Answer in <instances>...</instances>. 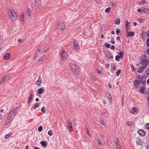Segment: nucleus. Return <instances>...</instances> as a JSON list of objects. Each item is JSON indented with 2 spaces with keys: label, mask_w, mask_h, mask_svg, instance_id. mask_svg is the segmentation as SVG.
Returning <instances> with one entry per match:
<instances>
[{
  "label": "nucleus",
  "mask_w": 149,
  "mask_h": 149,
  "mask_svg": "<svg viewBox=\"0 0 149 149\" xmlns=\"http://www.w3.org/2000/svg\"><path fill=\"white\" fill-rule=\"evenodd\" d=\"M145 127L146 129L149 130V123H147L145 125Z\"/></svg>",
  "instance_id": "8fccbe9b"
},
{
  "label": "nucleus",
  "mask_w": 149,
  "mask_h": 149,
  "mask_svg": "<svg viewBox=\"0 0 149 149\" xmlns=\"http://www.w3.org/2000/svg\"><path fill=\"white\" fill-rule=\"evenodd\" d=\"M67 126L69 131L70 132L72 131V122L70 120H68Z\"/></svg>",
  "instance_id": "9d476101"
},
{
  "label": "nucleus",
  "mask_w": 149,
  "mask_h": 149,
  "mask_svg": "<svg viewBox=\"0 0 149 149\" xmlns=\"http://www.w3.org/2000/svg\"><path fill=\"white\" fill-rule=\"evenodd\" d=\"M134 84L135 87L137 88L138 85L140 84V81H139L137 79H136L134 81Z\"/></svg>",
  "instance_id": "2eb2a0df"
},
{
  "label": "nucleus",
  "mask_w": 149,
  "mask_h": 149,
  "mask_svg": "<svg viewBox=\"0 0 149 149\" xmlns=\"http://www.w3.org/2000/svg\"><path fill=\"white\" fill-rule=\"evenodd\" d=\"M18 42H19L20 44H22L23 42V40L22 39H19L18 40Z\"/></svg>",
  "instance_id": "09e8293b"
},
{
  "label": "nucleus",
  "mask_w": 149,
  "mask_h": 149,
  "mask_svg": "<svg viewBox=\"0 0 149 149\" xmlns=\"http://www.w3.org/2000/svg\"><path fill=\"white\" fill-rule=\"evenodd\" d=\"M11 56L10 53H8L6 54L3 57V59L5 60H8Z\"/></svg>",
  "instance_id": "dca6fc26"
},
{
  "label": "nucleus",
  "mask_w": 149,
  "mask_h": 149,
  "mask_svg": "<svg viewBox=\"0 0 149 149\" xmlns=\"http://www.w3.org/2000/svg\"><path fill=\"white\" fill-rule=\"evenodd\" d=\"M123 54H124V52L123 51H122L118 53V54L120 55V56H119L121 58H122V57H123Z\"/></svg>",
  "instance_id": "2f4dec72"
},
{
  "label": "nucleus",
  "mask_w": 149,
  "mask_h": 149,
  "mask_svg": "<svg viewBox=\"0 0 149 149\" xmlns=\"http://www.w3.org/2000/svg\"><path fill=\"white\" fill-rule=\"evenodd\" d=\"M32 95L33 94L32 92H29V96L28 101V104H30L31 102V100L32 99Z\"/></svg>",
  "instance_id": "ddd939ff"
},
{
  "label": "nucleus",
  "mask_w": 149,
  "mask_h": 149,
  "mask_svg": "<svg viewBox=\"0 0 149 149\" xmlns=\"http://www.w3.org/2000/svg\"><path fill=\"white\" fill-rule=\"evenodd\" d=\"M38 54L39 53H38L37 52H36L33 59L34 60H35L36 59V58L38 56Z\"/></svg>",
  "instance_id": "72a5a7b5"
},
{
  "label": "nucleus",
  "mask_w": 149,
  "mask_h": 149,
  "mask_svg": "<svg viewBox=\"0 0 149 149\" xmlns=\"http://www.w3.org/2000/svg\"><path fill=\"white\" fill-rule=\"evenodd\" d=\"M127 126H130L132 125V124L131 122H130L127 123Z\"/></svg>",
  "instance_id": "bf43d9fd"
},
{
  "label": "nucleus",
  "mask_w": 149,
  "mask_h": 149,
  "mask_svg": "<svg viewBox=\"0 0 149 149\" xmlns=\"http://www.w3.org/2000/svg\"><path fill=\"white\" fill-rule=\"evenodd\" d=\"M41 111L43 113H45L46 111L45 107H42L41 109Z\"/></svg>",
  "instance_id": "4c0bfd02"
},
{
  "label": "nucleus",
  "mask_w": 149,
  "mask_h": 149,
  "mask_svg": "<svg viewBox=\"0 0 149 149\" xmlns=\"http://www.w3.org/2000/svg\"><path fill=\"white\" fill-rule=\"evenodd\" d=\"M61 55L62 60L63 61H65L68 57L67 54L65 51L63 50L61 52Z\"/></svg>",
  "instance_id": "39448f33"
},
{
  "label": "nucleus",
  "mask_w": 149,
  "mask_h": 149,
  "mask_svg": "<svg viewBox=\"0 0 149 149\" xmlns=\"http://www.w3.org/2000/svg\"><path fill=\"white\" fill-rule=\"evenodd\" d=\"M138 11L139 13H142V12H143V9H142V8L141 9L139 8L138 10Z\"/></svg>",
  "instance_id": "3c124183"
},
{
  "label": "nucleus",
  "mask_w": 149,
  "mask_h": 149,
  "mask_svg": "<svg viewBox=\"0 0 149 149\" xmlns=\"http://www.w3.org/2000/svg\"><path fill=\"white\" fill-rule=\"evenodd\" d=\"M53 132L51 130L49 131L48 132V134L49 136H52L53 135Z\"/></svg>",
  "instance_id": "37998d69"
},
{
  "label": "nucleus",
  "mask_w": 149,
  "mask_h": 149,
  "mask_svg": "<svg viewBox=\"0 0 149 149\" xmlns=\"http://www.w3.org/2000/svg\"><path fill=\"white\" fill-rule=\"evenodd\" d=\"M99 61L102 64H103L104 63V61H103V60H102V59L101 58H99Z\"/></svg>",
  "instance_id": "4d7b16f0"
},
{
  "label": "nucleus",
  "mask_w": 149,
  "mask_h": 149,
  "mask_svg": "<svg viewBox=\"0 0 149 149\" xmlns=\"http://www.w3.org/2000/svg\"><path fill=\"white\" fill-rule=\"evenodd\" d=\"M11 122L9 120H7L6 121V123H5V125H8Z\"/></svg>",
  "instance_id": "5fc2aeb1"
},
{
  "label": "nucleus",
  "mask_w": 149,
  "mask_h": 149,
  "mask_svg": "<svg viewBox=\"0 0 149 149\" xmlns=\"http://www.w3.org/2000/svg\"><path fill=\"white\" fill-rule=\"evenodd\" d=\"M146 55H143L141 58V60L140 62V63L142 64L143 63H148V59L146 60Z\"/></svg>",
  "instance_id": "0eeeda50"
},
{
  "label": "nucleus",
  "mask_w": 149,
  "mask_h": 149,
  "mask_svg": "<svg viewBox=\"0 0 149 149\" xmlns=\"http://www.w3.org/2000/svg\"><path fill=\"white\" fill-rule=\"evenodd\" d=\"M105 46L107 48H109L110 47V45L108 43H105L104 44Z\"/></svg>",
  "instance_id": "79ce46f5"
},
{
  "label": "nucleus",
  "mask_w": 149,
  "mask_h": 149,
  "mask_svg": "<svg viewBox=\"0 0 149 149\" xmlns=\"http://www.w3.org/2000/svg\"><path fill=\"white\" fill-rule=\"evenodd\" d=\"M120 58H121L119 56L116 55L115 57V60L116 61H119Z\"/></svg>",
  "instance_id": "e433bc0d"
},
{
  "label": "nucleus",
  "mask_w": 149,
  "mask_h": 149,
  "mask_svg": "<svg viewBox=\"0 0 149 149\" xmlns=\"http://www.w3.org/2000/svg\"><path fill=\"white\" fill-rule=\"evenodd\" d=\"M70 67L71 70L74 72L78 71L77 66L74 64L72 63L70 64Z\"/></svg>",
  "instance_id": "423d86ee"
},
{
  "label": "nucleus",
  "mask_w": 149,
  "mask_h": 149,
  "mask_svg": "<svg viewBox=\"0 0 149 149\" xmlns=\"http://www.w3.org/2000/svg\"><path fill=\"white\" fill-rule=\"evenodd\" d=\"M73 45L74 47V49L77 51L79 50V47L78 45H77V43L75 41H74L73 42Z\"/></svg>",
  "instance_id": "4468645a"
},
{
  "label": "nucleus",
  "mask_w": 149,
  "mask_h": 149,
  "mask_svg": "<svg viewBox=\"0 0 149 149\" xmlns=\"http://www.w3.org/2000/svg\"><path fill=\"white\" fill-rule=\"evenodd\" d=\"M110 4L112 5V8L116 6V4L113 2H111Z\"/></svg>",
  "instance_id": "13d9d810"
},
{
  "label": "nucleus",
  "mask_w": 149,
  "mask_h": 149,
  "mask_svg": "<svg viewBox=\"0 0 149 149\" xmlns=\"http://www.w3.org/2000/svg\"><path fill=\"white\" fill-rule=\"evenodd\" d=\"M120 144L116 145V148L117 149H120Z\"/></svg>",
  "instance_id": "774afa93"
},
{
  "label": "nucleus",
  "mask_w": 149,
  "mask_h": 149,
  "mask_svg": "<svg viewBox=\"0 0 149 149\" xmlns=\"http://www.w3.org/2000/svg\"><path fill=\"white\" fill-rule=\"evenodd\" d=\"M57 27L58 29L60 30H63L65 29V25L63 23L60 22L58 24Z\"/></svg>",
  "instance_id": "6e6552de"
},
{
  "label": "nucleus",
  "mask_w": 149,
  "mask_h": 149,
  "mask_svg": "<svg viewBox=\"0 0 149 149\" xmlns=\"http://www.w3.org/2000/svg\"><path fill=\"white\" fill-rule=\"evenodd\" d=\"M40 144L43 147H45L47 146V143L44 141H42L40 142Z\"/></svg>",
  "instance_id": "bb28decb"
},
{
  "label": "nucleus",
  "mask_w": 149,
  "mask_h": 149,
  "mask_svg": "<svg viewBox=\"0 0 149 149\" xmlns=\"http://www.w3.org/2000/svg\"><path fill=\"white\" fill-rule=\"evenodd\" d=\"M8 14L10 20L14 22L16 21L18 17V15L13 9L11 8L9 9L8 10Z\"/></svg>",
  "instance_id": "f257e3e1"
},
{
  "label": "nucleus",
  "mask_w": 149,
  "mask_h": 149,
  "mask_svg": "<svg viewBox=\"0 0 149 149\" xmlns=\"http://www.w3.org/2000/svg\"><path fill=\"white\" fill-rule=\"evenodd\" d=\"M40 104L39 103H38L35 104L33 105L32 106V108L33 109H36L39 106Z\"/></svg>",
  "instance_id": "393cba45"
},
{
  "label": "nucleus",
  "mask_w": 149,
  "mask_h": 149,
  "mask_svg": "<svg viewBox=\"0 0 149 149\" xmlns=\"http://www.w3.org/2000/svg\"><path fill=\"white\" fill-rule=\"evenodd\" d=\"M97 143L100 146H102V143L100 139H97L96 141Z\"/></svg>",
  "instance_id": "c9c22d12"
},
{
  "label": "nucleus",
  "mask_w": 149,
  "mask_h": 149,
  "mask_svg": "<svg viewBox=\"0 0 149 149\" xmlns=\"http://www.w3.org/2000/svg\"><path fill=\"white\" fill-rule=\"evenodd\" d=\"M111 49H112V50H113L115 49V46L113 45H112L111 47Z\"/></svg>",
  "instance_id": "e2e57ef3"
},
{
  "label": "nucleus",
  "mask_w": 149,
  "mask_h": 149,
  "mask_svg": "<svg viewBox=\"0 0 149 149\" xmlns=\"http://www.w3.org/2000/svg\"><path fill=\"white\" fill-rule=\"evenodd\" d=\"M146 88L144 86H142L140 89V92L143 94H144L145 93Z\"/></svg>",
  "instance_id": "6ab92c4d"
},
{
  "label": "nucleus",
  "mask_w": 149,
  "mask_h": 149,
  "mask_svg": "<svg viewBox=\"0 0 149 149\" xmlns=\"http://www.w3.org/2000/svg\"><path fill=\"white\" fill-rule=\"evenodd\" d=\"M142 9H143V12H144L145 13L149 14V9H148L147 8H142Z\"/></svg>",
  "instance_id": "4be33fe9"
},
{
  "label": "nucleus",
  "mask_w": 149,
  "mask_h": 149,
  "mask_svg": "<svg viewBox=\"0 0 149 149\" xmlns=\"http://www.w3.org/2000/svg\"><path fill=\"white\" fill-rule=\"evenodd\" d=\"M116 145L120 144L119 141V139L118 138H117L116 140Z\"/></svg>",
  "instance_id": "a18cd8bd"
},
{
  "label": "nucleus",
  "mask_w": 149,
  "mask_h": 149,
  "mask_svg": "<svg viewBox=\"0 0 149 149\" xmlns=\"http://www.w3.org/2000/svg\"><path fill=\"white\" fill-rule=\"evenodd\" d=\"M138 133L141 136H143L146 135V132L142 130H140L138 131Z\"/></svg>",
  "instance_id": "9b49d317"
},
{
  "label": "nucleus",
  "mask_w": 149,
  "mask_h": 149,
  "mask_svg": "<svg viewBox=\"0 0 149 149\" xmlns=\"http://www.w3.org/2000/svg\"><path fill=\"white\" fill-rule=\"evenodd\" d=\"M31 10L29 8H27V15L29 16H30V15L31 14Z\"/></svg>",
  "instance_id": "5701e85b"
},
{
  "label": "nucleus",
  "mask_w": 149,
  "mask_h": 149,
  "mask_svg": "<svg viewBox=\"0 0 149 149\" xmlns=\"http://www.w3.org/2000/svg\"><path fill=\"white\" fill-rule=\"evenodd\" d=\"M86 132L87 133V134L88 135H89L88 130V129L87 128V127H86Z\"/></svg>",
  "instance_id": "680f3d73"
},
{
  "label": "nucleus",
  "mask_w": 149,
  "mask_h": 149,
  "mask_svg": "<svg viewBox=\"0 0 149 149\" xmlns=\"http://www.w3.org/2000/svg\"><path fill=\"white\" fill-rule=\"evenodd\" d=\"M34 6L36 7H38L39 5V3L38 2L37 0H34Z\"/></svg>",
  "instance_id": "412c9836"
},
{
  "label": "nucleus",
  "mask_w": 149,
  "mask_h": 149,
  "mask_svg": "<svg viewBox=\"0 0 149 149\" xmlns=\"http://www.w3.org/2000/svg\"><path fill=\"white\" fill-rule=\"evenodd\" d=\"M145 64H143L142 65V68H143V69H144L146 66L147 64V63H144Z\"/></svg>",
  "instance_id": "603ef678"
},
{
  "label": "nucleus",
  "mask_w": 149,
  "mask_h": 149,
  "mask_svg": "<svg viewBox=\"0 0 149 149\" xmlns=\"http://www.w3.org/2000/svg\"><path fill=\"white\" fill-rule=\"evenodd\" d=\"M147 3V2L145 0H142V1L139 2L138 4H145Z\"/></svg>",
  "instance_id": "b1692460"
},
{
  "label": "nucleus",
  "mask_w": 149,
  "mask_h": 149,
  "mask_svg": "<svg viewBox=\"0 0 149 149\" xmlns=\"http://www.w3.org/2000/svg\"><path fill=\"white\" fill-rule=\"evenodd\" d=\"M146 44L147 46L148 47H149V38H148L147 39Z\"/></svg>",
  "instance_id": "49530a36"
},
{
  "label": "nucleus",
  "mask_w": 149,
  "mask_h": 149,
  "mask_svg": "<svg viewBox=\"0 0 149 149\" xmlns=\"http://www.w3.org/2000/svg\"><path fill=\"white\" fill-rule=\"evenodd\" d=\"M95 1L97 3H100L101 1L102 0H95Z\"/></svg>",
  "instance_id": "338daca9"
},
{
  "label": "nucleus",
  "mask_w": 149,
  "mask_h": 149,
  "mask_svg": "<svg viewBox=\"0 0 149 149\" xmlns=\"http://www.w3.org/2000/svg\"><path fill=\"white\" fill-rule=\"evenodd\" d=\"M46 58V56L45 55H44L42 56H41L40 57V58H39V59L38 60V62H40L42 61L43 59H45Z\"/></svg>",
  "instance_id": "f3484780"
},
{
  "label": "nucleus",
  "mask_w": 149,
  "mask_h": 149,
  "mask_svg": "<svg viewBox=\"0 0 149 149\" xmlns=\"http://www.w3.org/2000/svg\"><path fill=\"white\" fill-rule=\"evenodd\" d=\"M129 24L130 22H128L127 21H126L125 26L127 28L128 27Z\"/></svg>",
  "instance_id": "de8ad7c7"
},
{
  "label": "nucleus",
  "mask_w": 149,
  "mask_h": 149,
  "mask_svg": "<svg viewBox=\"0 0 149 149\" xmlns=\"http://www.w3.org/2000/svg\"><path fill=\"white\" fill-rule=\"evenodd\" d=\"M91 79L92 80H93L94 81H96V78L94 76V75H91Z\"/></svg>",
  "instance_id": "c03bdc74"
},
{
  "label": "nucleus",
  "mask_w": 149,
  "mask_h": 149,
  "mask_svg": "<svg viewBox=\"0 0 149 149\" xmlns=\"http://www.w3.org/2000/svg\"><path fill=\"white\" fill-rule=\"evenodd\" d=\"M21 18L22 21L23 22L24 21V14L23 13H21Z\"/></svg>",
  "instance_id": "58836bf2"
},
{
  "label": "nucleus",
  "mask_w": 149,
  "mask_h": 149,
  "mask_svg": "<svg viewBox=\"0 0 149 149\" xmlns=\"http://www.w3.org/2000/svg\"><path fill=\"white\" fill-rule=\"evenodd\" d=\"M120 22V20L119 18H118L116 20L115 22V24H116L118 25L119 24Z\"/></svg>",
  "instance_id": "c85d7f7f"
},
{
  "label": "nucleus",
  "mask_w": 149,
  "mask_h": 149,
  "mask_svg": "<svg viewBox=\"0 0 149 149\" xmlns=\"http://www.w3.org/2000/svg\"><path fill=\"white\" fill-rule=\"evenodd\" d=\"M48 49V47L47 46H45L43 47V50L44 51H46L47 49Z\"/></svg>",
  "instance_id": "864d4df0"
},
{
  "label": "nucleus",
  "mask_w": 149,
  "mask_h": 149,
  "mask_svg": "<svg viewBox=\"0 0 149 149\" xmlns=\"http://www.w3.org/2000/svg\"><path fill=\"white\" fill-rule=\"evenodd\" d=\"M146 20V19L145 18H143L142 19H137V21L139 22L142 23L143 22V21H144Z\"/></svg>",
  "instance_id": "cd10ccee"
},
{
  "label": "nucleus",
  "mask_w": 149,
  "mask_h": 149,
  "mask_svg": "<svg viewBox=\"0 0 149 149\" xmlns=\"http://www.w3.org/2000/svg\"><path fill=\"white\" fill-rule=\"evenodd\" d=\"M17 107H16L15 108V109H13V115L14 116H15L16 115V112L17 110Z\"/></svg>",
  "instance_id": "f704fd0d"
},
{
  "label": "nucleus",
  "mask_w": 149,
  "mask_h": 149,
  "mask_svg": "<svg viewBox=\"0 0 149 149\" xmlns=\"http://www.w3.org/2000/svg\"><path fill=\"white\" fill-rule=\"evenodd\" d=\"M42 82V79L41 77L40 76L38 81L36 83V84L37 85H39Z\"/></svg>",
  "instance_id": "a211bd4d"
},
{
  "label": "nucleus",
  "mask_w": 149,
  "mask_h": 149,
  "mask_svg": "<svg viewBox=\"0 0 149 149\" xmlns=\"http://www.w3.org/2000/svg\"><path fill=\"white\" fill-rule=\"evenodd\" d=\"M104 54L105 56L108 58L110 60L113 59V55L109 51L106 50L104 51Z\"/></svg>",
  "instance_id": "20e7f679"
},
{
  "label": "nucleus",
  "mask_w": 149,
  "mask_h": 149,
  "mask_svg": "<svg viewBox=\"0 0 149 149\" xmlns=\"http://www.w3.org/2000/svg\"><path fill=\"white\" fill-rule=\"evenodd\" d=\"M42 126H40L39 127L38 129V131L39 132H41L42 130Z\"/></svg>",
  "instance_id": "ea45409f"
},
{
  "label": "nucleus",
  "mask_w": 149,
  "mask_h": 149,
  "mask_svg": "<svg viewBox=\"0 0 149 149\" xmlns=\"http://www.w3.org/2000/svg\"><path fill=\"white\" fill-rule=\"evenodd\" d=\"M121 70H118L116 72V74H119Z\"/></svg>",
  "instance_id": "69168bd1"
},
{
  "label": "nucleus",
  "mask_w": 149,
  "mask_h": 149,
  "mask_svg": "<svg viewBox=\"0 0 149 149\" xmlns=\"http://www.w3.org/2000/svg\"><path fill=\"white\" fill-rule=\"evenodd\" d=\"M12 115H9L8 116V120H9L10 121H11L12 119Z\"/></svg>",
  "instance_id": "a19ab883"
},
{
  "label": "nucleus",
  "mask_w": 149,
  "mask_h": 149,
  "mask_svg": "<svg viewBox=\"0 0 149 149\" xmlns=\"http://www.w3.org/2000/svg\"><path fill=\"white\" fill-rule=\"evenodd\" d=\"M10 75H5L0 79V84L3 82L8 80L10 78Z\"/></svg>",
  "instance_id": "7ed1b4c3"
},
{
  "label": "nucleus",
  "mask_w": 149,
  "mask_h": 149,
  "mask_svg": "<svg viewBox=\"0 0 149 149\" xmlns=\"http://www.w3.org/2000/svg\"><path fill=\"white\" fill-rule=\"evenodd\" d=\"M111 9V8L110 7H108L107 8H106L105 10V12L107 13H109Z\"/></svg>",
  "instance_id": "7c9ffc66"
},
{
  "label": "nucleus",
  "mask_w": 149,
  "mask_h": 149,
  "mask_svg": "<svg viewBox=\"0 0 149 149\" xmlns=\"http://www.w3.org/2000/svg\"><path fill=\"white\" fill-rule=\"evenodd\" d=\"M139 111V110L136 107H133L132 108V110H130V113L134 114L136 115L137 114Z\"/></svg>",
  "instance_id": "1a4fd4ad"
},
{
  "label": "nucleus",
  "mask_w": 149,
  "mask_h": 149,
  "mask_svg": "<svg viewBox=\"0 0 149 149\" xmlns=\"http://www.w3.org/2000/svg\"><path fill=\"white\" fill-rule=\"evenodd\" d=\"M143 70V68H142V67H140L139 68V69L138 70V72L139 73H141L142 72Z\"/></svg>",
  "instance_id": "473e14b6"
},
{
  "label": "nucleus",
  "mask_w": 149,
  "mask_h": 149,
  "mask_svg": "<svg viewBox=\"0 0 149 149\" xmlns=\"http://www.w3.org/2000/svg\"><path fill=\"white\" fill-rule=\"evenodd\" d=\"M104 121L102 120H100V123L102 125H104Z\"/></svg>",
  "instance_id": "0e129e2a"
},
{
  "label": "nucleus",
  "mask_w": 149,
  "mask_h": 149,
  "mask_svg": "<svg viewBox=\"0 0 149 149\" xmlns=\"http://www.w3.org/2000/svg\"><path fill=\"white\" fill-rule=\"evenodd\" d=\"M136 144L138 146H141L143 145V141L139 136L136 137L135 138Z\"/></svg>",
  "instance_id": "f03ea898"
},
{
  "label": "nucleus",
  "mask_w": 149,
  "mask_h": 149,
  "mask_svg": "<svg viewBox=\"0 0 149 149\" xmlns=\"http://www.w3.org/2000/svg\"><path fill=\"white\" fill-rule=\"evenodd\" d=\"M131 68L132 69V70L133 72H134L135 71V69L133 65H132L131 66Z\"/></svg>",
  "instance_id": "6e6d98bb"
},
{
  "label": "nucleus",
  "mask_w": 149,
  "mask_h": 149,
  "mask_svg": "<svg viewBox=\"0 0 149 149\" xmlns=\"http://www.w3.org/2000/svg\"><path fill=\"white\" fill-rule=\"evenodd\" d=\"M12 134L11 133H8V134H6L5 136V139H7Z\"/></svg>",
  "instance_id": "c756f323"
},
{
  "label": "nucleus",
  "mask_w": 149,
  "mask_h": 149,
  "mask_svg": "<svg viewBox=\"0 0 149 149\" xmlns=\"http://www.w3.org/2000/svg\"><path fill=\"white\" fill-rule=\"evenodd\" d=\"M13 113V111L12 109L11 110L10 112L9 115H12V113Z\"/></svg>",
  "instance_id": "052dcab7"
},
{
  "label": "nucleus",
  "mask_w": 149,
  "mask_h": 149,
  "mask_svg": "<svg viewBox=\"0 0 149 149\" xmlns=\"http://www.w3.org/2000/svg\"><path fill=\"white\" fill-rule=\"evenodd\" d=\"M146 78L145 75H143L141 77V81H140L141 82V84L143 85H145L146 84Z\"/></svg>",
  "instance_id": "f8f14e48"
},
{
  "label": "nucleus",
  "mask_w": 149,
  "mask_h": 149,
  "mask_svg": "<svg viewBox=\"0 0 149 149\" xmlns=\"http://www.w3.org/2000/svg\"><path fill=\"white\" fill-rule=\"evenodd\" d=\"M43 89L42 88H40L38 90V93L39 94H40L42 93L43 91Z\"/></svg>",
  "instance_id": "a878e982"
},
{
  "label": "nucleus",
  "mask_w": 149,
  "mask_h": 149,
  "mask_svg": "<svg viewBox=\"0 0 149 149\" xmlns=\"http://www.w3.org/2000/svg\"><path fill=\"white\" fill-rule=\"evenodd\" d=\"M134 32L132 31H130L128 33L127 35V36H134Z\"/></svg>",
  "instance_id": "aec40b11"
}]
</instances>
